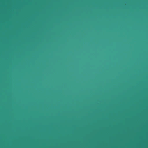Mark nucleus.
<instances>
[{"label":"nucleus","instance_id":"obj_1","mask_svg":"<svg viewBox=\"0 0 148 148\" xmlns=\"http://www.w3.org/2000/svg\"><path fill=\"white\" fill-rule=\"evenodd\" d=\"M62 148H65V108H62Z\"/></svg>","mask_w":148,"mask_h":148}]
</instances>
